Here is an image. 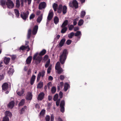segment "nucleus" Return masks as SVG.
I'll return each instance as SVG.
<instances>
[{"mask_svg":"<svg viewBox=\"0 0 121 121\" xmlns=\"http://www.w3.org/2000/svg\"><path fill=\"white\" fill-rule=\"evenodd\" d=\"M67 50L65 49L64 50L62 54L60 56V61L61 64H63L65 63L67 58Z\"/></svg>","mask_w":121,"mask_h":121,"instance_id":"1","label":"nucleus"},{"mask_svg":"<svg viewBox=\"0 0 121 121\" xmlns=\"http://www.w3.org/2000/svg\"><path fill=\"white\" fill-rule=\"evenodd\" d=\"M38 55V53H36L34 54L33 57V60H35V64L36 65L39 64L43 59L42 57L41 56H38L37 57Z\"/></svg>","mask_w":121,"mask_h":121,"instance_id":"2","label":"nucleus"},{"mask_svg":"<svg viewBox=\"0 0 121 121\" xmlns=\"http://www.w3.org/2000/svg\"><path fill=\"white\" fill-rule=\"evenodd\" d=\"M6 4L7 7L9 8H12L14 6V4L11 0H7L6 3Z\"/></svg>","mask_w":121,"mask_h":121,"instance_id":"3","label":"nucleus"},{"mask_svg":"<svg viewBox=\"0 0 121 121\" xmlns=\"http://www.w3.org/2000/svg\"><path fill=\"white\" fill-rule=\"evenodd\" d=\"M29 14V11H27L26 12L22 13L20 16L23 20H25L28 17Z\"/></svg>","mask_w":121,"mask_h":121,"instance_id":"4","label":"nucleus"},{"mask_svg":"<svg viewBox=\"0 0 121 121\" xmlns=\"http://www.w3.org/2000/svg\"><path fill=\"white\" fill-rule=\"evenodd\" d=\"M45 73V72L44 70H43L41 72L39 73L37 78V82H39V81L41 76L43 78L44 76Z\"/></svg>","mask_w":121,"mask_h":121,"instance_id":"5","label":"nucleus"},{"mask_svg":"<svg viewBox=\"0 0 121 121\" xmlns=\"http://www.w3.org/2000/svg\"><path fill=\"white\" fill-rule=\"evenodd\" d=\"M54 15L52 9L50 10L47 17V19L48 21L51 20L52 18Z\"/></svg>","mask_w":121,"mask_h":121,"instance_id":"6","label":"nucleus"},{"mask_svg":"<svg viewBox=\"0 0 121 121\" xmlns=\"http://www.w3.org/2000/svg\"><path fill=\"white\" fill-rule=\"evenodd\" d=\"M46 6V4L44 2H41L39 6V9L40 10H41L43 9H44Z\"/></svg>","mask_w":121,"mask_h":121,"instance_id":"7","label":"nucleus"},{"mask_svg":"<svg viewBox=\"0 0 121 121\" xmlns=\"http://www.w3.org/2000/svg\"><path fill=\"white\" fill-rule=\"evenodd\" d=\"M65 41L66 40L65 38L62 39L60 40L59 44L57 45V46L59 48L61 47L64 45Z\"/></svg>","mask_w":121,"mask_h":121,"instance_id":"8","label":"nucleus"},{"mask_svg":"<svg viewBox=\"0 0 121 121\" xmlns=\"http://www.w3.org/2000/svg\"><path fill=\"white\" fill-rule=\"evenodd\" d=\"M45 94L43 92L40 93L38 95L37 99L38 100H42L43 99Z\"/></svg>","mask_w":121,"mask_h":121,"instance_id":"9","label":"nucleus"},{"mask_svg":"<svg viewBox=\"0 0 121 121\" xmlns=\"http://www.w3.org/2000/svg\"><path fill=\"white\" fill-rule=\"evenodd\" d=\"M15 102L13 101H10L7 105V108H9L12 109L14 106Z\"/></svg>","mask_w":121,"mask_h":121,"instance_id":"10","label":"nucleus"},{"mask_svg":"<svg viewBox=\"0 0 121 121\" xmlns=\"http://www.w3.org/2000/svg\"><path fill=\"white\" fill-rule=\"evenodd\" d=\"M32 97L33 95L32 93L30 92H29L27 93L26 98L27 100H31Z\"/></svg>","mask_w":121,"mask_h":121,"instance_id":"11","label":"nucleus"},{"mask_svg":"<svg viewBox=\"0 0 121 121\" xmlns=\"http://www.w3.org/2000/svg\"><path fill=\"white\" fill-rule=\"evenodd\" d=\"M8 84L5 82L4 83L2 86V90L5 91H6L8 87Z\"/></svg>","mask_w":121,"mask_h":121,"instance_id":"12","label":"nucleus"},{"mask_svg":"<svg viewBox=\"0 0 121 121\" xmlns=\"http://www.w3.org/2000/svg\"><path fill=\"white\" fill-rule=\"evenodd\" d=\"M72 4L73 6L75 9H77L78 7V3L76 0H74L73 1Z\"/></svg>","mask_w":121,"mask_h":121,"instance_id":"13","label":"nucleus"},{"mask_svg":"<svg viewBox=\"0 0 121 121\" xmlns=\"http://www.w3.org/2000/svg\"><path fill=\"white\" fill-rule=\"evenodd\" d=\"M32 58L31 56H29L27 57L26 60V63L27 64L29 65L31 63Z\"/></svg>","mask_w":121,"mask_h":121,"instance_id":"14","label":"nucleus"},{"mask_svg":"<svg viewBox=\"0 0 121 121\" xmlns=\"http://www.w3.org/2000/svg\"><path fill=\"white\" fill-rule=\"evenodd\" d=\"M38 29V26L37 25L35 26L33 28L32 31V33L34 35H35L37 33Z\"/></svg>","mask_w":121,"mask_h":121,"instance_id":"15","label":"nucleus"},{"mask_svg":"<svg viewBox=\"0 0 121 121\" xmlns=\"http://www.w3.org/2000/svg\"><path fill=\"white\" fill-rule=\"evenodd\" d=\"M10 60V58L5 57L4 59V63L6 65L8 64L9 63Z\"/></svg>","mask_w":121,"mask_h":121,"instance_id":"16","label":"nucleus"},{"mask_svg":"<svg viewBox=\"0 0 121 121\" xmlns=\"http://www.w3.org/2000/svg\"><path fill=\"white\" fill-rule=\"evenodd\" d=\"M35 78V76L34 75H33L30 80V84L31 85H32L34 84Z\"/></svg>","mask_w":121,"mask_h":121,"instance_id":"17","label":"nucleus"},{"mask_svg":"<svg viewBox=\"0 0 121 121\" xmlns=\"http://www.w3.org/2000/svg\"><path fill=\"white\" fill-rule=\"evenodd\" d=\"M26 49H28V50H29L30 48L29 47V46L28 45H27V46H24L22 45L20 48L19 49L22 50H26Z\"/></svg>","mask_w":121,"mask_h":121,"instance_id":"18","label":"nucleus"},{"mask_svg":"<svg viewBox=\"0 0 121 121\" xmlns=\"http://www.w3.org/2000/svg\"><path fill=\"white\" fill-rule=\"evenodd\" d=\"M0 4L3 8H4V7L5 6V4H6V1L5 0H1L0 1Z\"/></svg>","mask_w":121,"mask_h":121,"instance_id":"19","label":"nucleus"},{"mask_svg":"<svg viewBox=\"0 0 121 121\" xmlns=\"http://www.w3.org/2000/svg\"><path fill=\"white\" fill-rule=\"evenodd\" d=\"M70 87L69 85L67 83H66L65 84L64 86V90L65 91H66L68 88Z\"/></svg>","mask_w":121,"mask_h":121,"instance_id":"20","label":"nucleus"},{"mask_svg":"<svg viewBox=\"0 0 121 121\" xmlns=\"http://www.w3.org/2000/svg\"><path fill=\"white\" fill-rule=\"evenodd\" d=\"M68 23V21L67 20H65L62 23L61 27V28L63 27H66V26Z\"/></svg>","mask_w":121,"mask_h":121,"instance_id":"21","label":"nucleus"},{"mask_svg":"<svg viewBox=\"0 0 121 121\" xmlns=\"http://www.w3.org/2000/svg\"><path fill=\"white\" fill-rule=\"evenodd\" d=\"M67 7L65 5H64L63 7L62 12L63 14H65L67 12Z\"/></svg>","mask_w":121,"mask_h":121,"instance_id":"22","label":"nucleus"},{"mask_svg":"<svg viewBox=\"0 0 121 121\" xmlns=\"http://www.w3.org/2000/svg\"><path fill=\"white\" fill-rule=\"evenodd\" d=\"M24 92V89H22L21 91L17 92V94L19 96H21L23 94Z\"/></svg>","mask_w":121,"mask_h":121,"instance_id":"23","label":"nucleus"},{"mask_svg":"<svg viewBox=\"0 0 121 121\" xmlns=\"http://www.w3.org/2000/svg\"><path fill=\"white\" fill-rule=\"evenodd\" d=\"M62 6L61 4L59 5V7L58 8L57 12L58 13H61L62 10Z\"/></svg>","mask_w":121,"mask_h":121,"instance_id":"24","label":"nucleus"},{"mask_svg":"<svg viewBox=\"0 0 121 121\" xmlns=\"http://www.w3.org/2000/svg\"><path fill=\"white\" fill-rule=\"evenodd\" d=\"M59 19L58 17L56 16L54 18V22L55 24H57L59 22Z\"/></svg>","mask_w":121,"mask_h":121,"instance_id":"25","label":"nucleus"},{"mask_svg":"<svg viewBox=\"0 0 121 121\" xmlns=\"http://www.w3.org/2000/svg\"><path fill=\"white\" fill-rule=\"evenodd\" d=\"M43 14H41L39 16L37 20V21L38 23H40L42 21L43 18Z\"/></svg>","mask_w":121,"mask_h":121,"instance_id":"26","label":"nucleus"},{"mask_svg":"<svg viewBox=\"0 0 121 121\" xmlns=\"http://www.w3.org/2000/svg\"><path fill=\"white\" fill-rule=\"evenodd\" d=\"M46 50L45 49H43L39 54L40 56L44 55L46 53Z\"/></svg>","mask_w":121,"mask_h":121,"instance_id":"27","label":"nucleus"},{"mask_svg":"<svg viewBox=\"0 0 121 121\" xmlns=\"http://www.w3.org/2000/svg\"><path fill=\"white\" fill-rule=\"evenodd\" d=\"M58 6V5L57 4L54 3L53 4L52 7L55 11H56Z\"/></svg>","mask_w":121,"mask_h":121,"instance_id":"28","label":"nucleus"},{"mask_svg":"<svg viewBox=\"0 0 121 121\" xmlns=\"http://www.w3.org/2000/svg\"><path fill=\"white\" fill-rule=\"evenodd\" d=\"M5 116H9L11 117L12 116V114L9 111H7L5 112Z\"/></svg>","mask_w":121,"mask_h":121,"instance_id":"29","label":"nucleus"},{"mask_svg":"<svg viewBox=\"0 0 121 121\" xmlns=\"http://www.w3.org/2000/svg\"><path fill=\"white\" fill-rule=\"evenodd\" d=\"M55 69L57 70V73L59 74L61 73L63 71V69L61 67L58 68H56Z\"/></svg>","mask_w":121,"mask_h":121,"instance_id":"30","label":"nucleus"},{"mask_svg":"<svg viewBox=\"0 0 121 121\" xmlns=\"http://www.w3.org/2000/svg\"><path fill=\"white\" fill-rule=\"evenodd\" d=\"M15 14L17 17H18L19 16V11L17 9H15L14 10Z\"/></svg>","mask_w":121,"mask_h":121,"instance_id":"31","label":"nucleus"},{"mask_svg":"<svg viewBox=\"0 0 121 121\" xmlns=\"http://www.w3.org/2000/svg\"><path fill=\"white\" fill-rule=\"evenodd\" d=\"M43 86V83L42 82H40L37 85V88H41Z\"/></svg>","mask_w":121,"mask_h":121,"instance_id":"32","label":"nucleus"},{"mask_svg":"<svg viewBox=\"0 0 121 121\" xmlns=\"http://www.w3.org/2000/svg\"><path fill=\"white\" fill-rule=\"evenodd\" d=\"M56 87L53 86L51 90V92L52 94H54L56 91Z\"/></svg>","mask_w":121,"mask_h":121,"instance_id":"33","label":"nucleus"},{"mask_svg":"<svg viewBox=\"0 0 121 121\" xmlns=\"http://www.w3.org/2000/svg\"><path fill=\"white\" fill-rule=\"evenodd\" d=\"M20 5L19 0H16V7L17 8H19Z\"/></svg>","mask_w":121,"mask_h":121,"instance_id":"34","label":"nucleus"},{"mask_svg":"<svg viewBox=\"0 0 121 121\" xmlns=\"http://www.w3.org/2000/svg\"><path fill=\"white\" fill-rule=\"evenodd\" d=\"M50 60L49 59L46 61L45 65V66L46 68H47L49 66L50 64Z\"/></svg>","mask_w":121,"mask_h":121,"instance_id":"35","label":"nucleus"},{"mask_svg":"<svg viewBox=\"0 0 121 121\" xmlns=\"http://www.w3.org/2000/svg\"><path fill=\"white\" fill-rule=\"evenodd\" d=\"M61 30V33L63 34L65 33L67 30V27H63L62 28Z\"/></svg>","mask_w":121,"mask_h":121,"instance_id":"36","label":"nucleus"},{"mask_svg":"<svg viewBox=\"0 0 121 121\" xmlns=\"http://www.w3.org/2000/svg\"><path fill=\"white\" fill-rule=\"evenodd\" d=\"M25 99H22L19 104V106H21L24 105L25 103Z\"/></svg>","mask_w":121,"mask_h":121,"instance_id":"37","label":"nucleus"},{"mask_svg":"<svg viewBox=\"0 0 121 121\" xmlns=\"http://www.w3.org/2000/svg\"><path fill=\"white\" fill-rule=\"evenodd\" d=\"M86 14V12L84 11H82L81 12L80 17L82 18H83L85 16Z\"/></svg>","mask_w":121,"mask_h":121,"instance_id":"38","label":"nucleus"},{"mask_svg":"<svg viewBox=\"0 0 121 121\" xmlns=\"http://www.w3.org/2000/svg\"><path fill=\"white\" fill-rule=\"evenodd\" d=\"M58 95L57 94H56L53 97V100L54 101H56L58 97Z\"/></svg>","mask_w":121,"mask_h":121,"instance_id":"39","label":"nucleus"},{"mask_svg":"<svg viewBox=\"0 0 121 121\" xmlns=\"http://www.w3.org/2000/svg\"><path fill=\"white\" fill-rule=\"evenodd\" d=\"M84 22L83 20L82 19H80L78 23V26H80L82 25L83 24Z\"/></svg>","mask_w":121,"mask_h":121,"instance_id":"40","label":"nucleus"},{"mask_svg":"<svg viewBox=\"0 0 121 121\" xmlns=\"http://www.w3.org/2000/svg\"><path fill=\"white\" fill-rule=\"evenodd\" d=\"M60 67H61L60 66V62H57L55 65V69H56L57 68H58Z\"/></svg>","mask_w":121,"mask_h":121,"instance_id":"41","label":"nucleus"},{"mask_svg":"<svg viewBox=\"0 0 121 121\" xmlns=\"http://www.w3.org/2000/svg\"><path fill=\"white\" fill-rule=\"evenodd\" d=\"M74 33L73 32H72L70 33L69 34L68 37L69 39H71L74 36Z\"/></svg>","mask_w":121,"mask_h":121,"instance_id":"42","label":"nucleus"},{"mask_svg":"<svg viewBox=\"0 0 121 121\" xmlns=\"http://www.w3.org/2000/svg\"><path fill=\"white\" fill-rule=\"evenodd\" d=\"M25 107H26V106H25L24 107L22 108L20 110V113L22 114L25 111Z\"/></svg>","mask_w":121,"mask_h":121,"instance_id":"43","label":"nucleus"},{"mask_svg":"<svg viewBox=\"0 0 121 121\" xmlns=\"http://www.w3.org/2000/svg\"><path fill=\"white\" fill-rule=\"evenodd\" d=\"M52 69V65H50L48 67L47 70V73H50L51 72V70Z\"/></svg>","mask_w":121,"mask_h":121,"instance_id":"44","label":"nucleus"},{"mask_svg":"<svg viewBox=\"0 0 121 121\" xmlns=\"http://www.w3.org/2000/svg\"><path fill=\"white\" fill-rule=\"evenodd\" d=\"M80 35H81V32L79 31H78L75 34L74 36H78Z\"/></svg>","mask_w":121,"mask_h":121,"instance_id":"45","label":"nucleus"},{"mask_svg":"<svg viewBox=\"0 0 121 121\" xmlns=\"http://www.w3.org/2000/svg\"><path fill=\"white\" fill-rule=\"evenodd\" d=\"M65 104V102L64 101V100L61 101L60 105V107H64Z\"/></svg>","mask_w":121,"mask_h":121,"instance_id":"46","label":"nucleus"},{"mask_svg":"<svg viewBox=\"0 0 121 121\" xmlns=\"http://www.w3.org/2000/svg\"><path fill=\"white\" fill-rule=\"evenodd\" d=\"M3 121H9L8 117L7 116H5L3 118Z\"/></svg>","mask_w":121,"mask_h":121,"instance_id":"47","label":"nucleus"},{"mask_svg":"<svg viewBox=\"0 0 121 121\" xmlns=\"http://www.w3.org/2000/svg\"><path fill=\"white\" fill-rule=\"evenodd\" d=\"M45 112V110L44 109H43L40 112V114L41 115H43Z\"/></svg>","mask_w":121,"mask_h":121,"instance_id":"48","label":"nucleus"},{"mask_svg":"<svg viewBox=\"0 0 121 121\" xmlns=\"http://www.w3.org/2000/svg\"><path fill=\"white\" fill-rule=\"evenodd\" d=\"M71 42L72 41L71 40L68 39L66 41V43L68 45H69L71 43Z\"/></svg>","mask_w":121,"mask_h":121,"instance_id":"49","label":"nucleus"},{"mask_svg":"<svg viewBox=\"0 0 121 121\" xmlns=\"http://www.w3.org/2000/svg\"><path fill=\"white\" fill-rule=\"evenodd\" d=\"M50 120V117L49 116L47 115L45 118L46 121H49Z\"/></svg>","mask_w":121,"mask_h":121,"instance_id":"50","label":"nucleus"},{"mask_svg":"<svg viewBox=\"0 0 121 121\" xmlns=\"http://www.w3.org/2000/svg\"><path fill=\"white\" fill-rule=\"evenodd\" d=\"M48 58V56L47 55H45L43 58V60L45 61H46Z\"/></svg>","mask_w":121,"mask_h":121,"instance_id":"51","label":"nucleus"},{"mask_svg":"<svg viewBox=\"0 0 121 121\" xmlns=\"http://www.w3.org/2000/svg\"><path fill=\"white\" fill-rule=\"evenodd\" d=\"M78 19L77 18H76V19H74L73 20V26H75L77 24V22H76L77 20Z\"/></svg>","mask_w":121,"mask_h":121,"instance_id":"52","label":"nucleus"},{"mask_svg":"<svg viewBox=\"0 0 121 121\" xmlns=\"http://www.w3.org/2000/svg\"><path fill=\"white\" fill-rule=\"evenodd\" d=\"M65 76L63 75H60L59 77V78L61 80H63L65 78Z\"/></svg>","mask_w":121,"mask_h":121,"instance_id":"53","label":"nucleus"},{"mask_svg":"<svg viewBox=\"0 0 121 121\" xmlns=\"http://www.w3.org/2000/svg\"><path fill=\"white\" fill-rule=\"evenodd\" d=\"M13 73V69H11L8 71V73L10 74H12Z\"/></svg>","mask_w":121,"mask_h":121,"instance_id":"54","label":"nucleus"},{"mask_svg":"<svg viewBox=\"0 0 121 121\" xmlns=\"http://www.w3.org/2000/svg\"><path fill=\"white\" fill-rule=\"evenodd\" d=\"M60 111L62 112H63L65 111V108L64 107H60Z\"/></svg>","mask_w":121,"mask_h":121,"instance_id":"55","label":"nucleus"},{"mask_svg":"<svg viewBox=\"0 0 121 121\" xmlns=\"http://www.w3.org/2000/svg\"><path fill=\"white\" fill-rule=\"evenodd\" d=\"M35 15L34 14L32 13L31 14L30 17V19L31 20V19L34 18L35 17Z\"/></svg>","mask_w":121,"mask_h":121,"instance_id":"56","label":"nucleus"},{"mask_svg":"<svg viewBox=\"0 0 121 121\" xmlns=\"http://www.w3.org/2000/svg\"><path fill=\"white\" fill-rule=\"evenodd\" d=\"M74 26L72 25H70L69 27V30H72L73 28H74Z\"/></svg>","mask_w":121,"mask_h":121,"instance_id":"57","label":"nucleus"},{"mask_svg":"<svg viewBox=\"0 0 121 121\" xmlns=\"http://www.w3.org/2000/svg\"><path fill=\"white\" fill-rule=\"evenodd\" d=\"M32 0H24V2L25 3H26L27 2V1H28V4L29 5L30 4L31 1Z\"/></svg>","mask_w":121,"mask_h":121,"instance_id":"58","label":"nucleus"},{"mask_svg":"<svg viewBox=\"0 0 121 121\" xmlns=\"http://www.w3.org/2000/svg\"><path fill=\"white\" fill-rule=\"evenodd\" d=\"M16 56L15 55H13L11 56V59L12 60H14L16 58Z\"/></svg>","mask_w":121,"mask_h":121,"instance_id":"59","label":"nucleus"},{"mask_svg":"<svg viewBox=\"0 0 121 121\" xmlns=\"http://www.w3.org/2000/svg\"><path fill=\"white\" fill-rule=\"evenodd\" d=\"M59 97L60 99H61L63 97V93L62 92L60 91V92L59 94Z\"/></svg>","mask_w":121,"mask_h":121,"instance_id":"60","label":"nucleus"},{"mask_svg":"<svg viewBox=\"0 0 121 121\" xmlns=\"http://www.w3.org/2000/svg\"><path fill=\"white\" fill-rule=\"evenodd\" d=\"M52 84V83L50 82H49L47 84V86L49 88L50 86H51Z\"/></svg>","mask_w":121,"mask_h":121,"instance_id":"61","label":"nucleus"},{"mask_svg":"<svg viewBox=\"0 0 121 121\" xmlns=\"http://www.w3.org/2000/svg\"><path fill=\"white\" fill-rule=\"evenodd\" d=\"M54 116L53 115H51V117L50 121H53L54 120Z\"/></svg>","mask_w":121,"mask_h":121,"instance_id":"62","label":"nucleus"},{"mask_svg":"<svg viewBox=\"0 0 121 121\" xmlns=\"http://www.w3.org/2000/svg\"><path fill=\"white\" fill-rule=\"evenodd\" d=\"M4 78V75L2 74L1 75H0V81H1Z\"/></svg>","mask_w":121,"mask_h":121,"instance_id":"63","label":"nucleus"},{"mask_svg":"<svg viewBox=\"0 0 121 121\" xmlns=\"http://www.w3.org/2000/svg\"><path fill=\"white\" fill-rule=\"evenodd\" d=\"M63 82H61L60 83V84H58V85L62 88L63 86Z\"/></svg>","mask_w":121,"mask_h":121,"instance_id":"64","label":"nucleus"}]
</instances>
